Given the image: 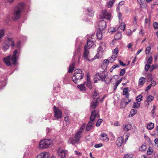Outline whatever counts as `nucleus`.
<instances>
[{"label":"nucleus","mask_w":158,"mask_h":158,"mask_svg":"<svg viewBox=\"0 0 158 158\" xmlns=\"http://www.w3.org/2000/svg\"><path fill=\"white\" fill-rule=\"evenodd\" d=\"M112 78L108 77L107 73L105 71H102L97 73L94 79V82L97 83L99 80L104 81L106 84L110 83Z\"/></svg>","instance_id":"f257e3e1"},{"label":"nucleus","mask_w":158,"mask_h":158,"mask_svg":"<svg viewBox=\"0 0 158 158\" xmlns=\"http://www.w3.org/2000/svg\"><path fill=\"white\" fill-rule=\"evenodd\" d=\"M25 6V4L23 2L19 3L16 6L12 17L13 20H17L19 18L21 15V13L24 10Z\"/></svg>","instance_id":"f03ea898"},{"label":"nucleus","mask_w":158,"mask_h":158,"mask_svg":"<svg viewBox=\"0 0 158 158\" xmlns=\"http://www.w3.org/2000/svg\"><path fill=\"white\" fill-rule=\"evenodd\" d=\"M17 52V49H15L13 52L12 57L10 55H9L4 58L3 61L6 65L11 66L12 64L15 65L18 58L16 55Z\"/></svg>","instance_id":"7ed1b4c3"},{"label":"nucleus","mask_w":158,"mask_h":158,"mask_svg":"<svg viewBox=\"0 0 158 158\" xmlns=\"http://www.w3.org/2000/svg\"><path fill=\"white\" fill-rule=\"evenodd\" d=\"M84 75V74L81 69H77L75 70L74 73L72 77L73 81L75 83H77L81 80L82 79Z\"/></svg>","instance_id":"20e7f679"},{"label":"nucleus","mask_w":158,"mask_h":158,"mask_svg":"<svg viewBox=\"0 0 158 158\" xmlns=\"http://www.w3.org/2000/svg\"><path fill=\"white\" fill-rule=\"evenodd\" d=\"M106 48V45L105 43L101 42L100 43L99 46L97 50V53L95 56L92 59V61L96 59L101 58L102 56V53Z\"/></svg>","instance_id":"39448f33"},{"label":"nucleus","mask_w":158,"mask_h":158,"mask_svg":"<svg viewBox=\"0 0 158 158\" xmlns=\"http://www.w3.org/2000/svg\"><path fill=\"white\" fill-rule=\"evenodd\" d=\"M51 141L49 139H45L41 140L39 143V147L41 148L48 147L50 145Z\"/></svg>","instance_id":"423d86ee"},{"label":"nucleus","mask_w":158,"mask_h":158,"mask_svg":"<svg viewBox=\"0 0 158 158\" xmlns=\"http://www.w3.org/2000/svg\"><path fill=\"white\" fill-rule=\"evenodd\" d=\"M81 137V134L77 132L73 138L69 139V142L72 144L77 143L79 141Z\"/></svg>","instance_id":"0eeeda50"},{"label":"nucleus","mask_w":158,"mask_h":158,"mask_svg":"<svg viewBox=\"0 0 158 158\" xmlns=\"http://www.w3.org/2000/svg\"><path fill=\"white\" fill-rule=\"evenodd\" d=\"M100 17L101 19H105L110 20L111 18V15L110 13L107 12L106 9H104L102 10Z\"/></svg>","instance_id":"6e6552de"},{"label":"nucleus","mask_w":158,"mask_h":158,"mask_svg":"<svg viewBox=\"0 0 158 158\" xmlns=\"http://www.w3.org/2000/svg\"><path fill=\"white\" fill-rule=\"evenodd\" d=\"M54 113V116L57 119L61 118L62 117L61 110L55 106H53Z\"/></svg>","instance_id":"1a4fd4ad"},{"label":"nucleus","mask_w":158,"mask_h":158,"mask_svg":"<svg viewBox=\"0 0 158 158\" xmlns=\"http://www.w3.org/2000/svg\"><path fill=\"white\" fill-rule=\"evenodd\" d=\"M80 49L79 48L77 50L75 51V52L74 54L73 60L74 61L77 59L78 63L80 61L81 53L80 52Z\"/></svg>","instance_id":"9d476101"},{"label":"nucleus","mask_w":158,"mask_h":158,"mask_svg":"<svg viewBox=\"0 0 158 158\" xmlns=\"http://www.w3.org/2000/svg\"><path fill=\"white\" fill-rule=\"evenodd\" d=\"M99 116L98 112L96 110H94L92 111L90 117V120L91 121H94V122L96 118L97 117L98 118L99 117Z\"/></svg>","instance_id":"9b49d317"},{"label":"nucleus","mask_w":158,"mask_h":158,"mask_svg":"<svg viewBox=\"0 0 158 158\" xmlns=\"http://www.w3.org/2000/svg\"><path fill=\"white\" fill-rule=\"evenodd\" d=\"M83 56L84 59L86 60L89 61H93L92 60V59L91 60L89 59V51L88 49H87V48L85 45V46L84 47V52L83 54Z\"/></svg>","instance_id":"f8f14e48"},{"label":"nucleus","mask_w":158,"mask_h":158,"mask_svg":"<svg viewBox=\"0 0 158 158\" xmlns=\"http://www.w3.org/2000/svg\"><path fill=\"white\" fill-rule=\"evenodd\" d=\"M98 29L100 31H103L106 29V22L103 20H101L98 23Z\"/></svg>","instance_id":"ddd939ff"},{"label":"nucleus","mask_w":158,"mask_h":158,"mask_svg":"<svg viewBox=\"0 0 158 158\" xmlns=\"http://www.w3.org/2000/svg\"><path fill=\"white\" fill-rule=\"evenodd\" d=\"M67 151L60 149L57 151V153L61 158H65Z\"/></svg>","instance_id":"4468645a"},{"label":"nucleus","mask_w":158,"mask_h":158,"mask_svg":"<svg viewBox=\"0 0 158 158\" xmlns=\"http://www.w3.org/2000/svg\"><path fill=\"white\" fill-rule=\"evenodd\" d=\"M123 137L120 136L118 137L116 141V143L118 147H120L124 143L123 141Z\"/></svg>","instance_id":"2eb2a0df"},{"label":"nucleus","mask_w":158,"mask_h":158,"mask_svg":"<svg viewBox=\"0 0 158 158\" xmlns=\"http://www.w3.org/2000/svg\"><path fill=\"white\" fill-rule=\"evenodd\" d=\"M94 121H91L90 120L89 122L86 127V130L87 131H89L92 129L94 127Z\"/></svg>","instance_id":"dca6fc26"},{"label":"nucleus","mask_w":158,"mask_h":158,"mask_svg":"<svg viewBox=\"0 0 158 158\" xmlns=\"http://www.w3.org/2000/svg\"><path fill=\"white\" fill-rule=\"evenodd\" d=\"M86 85L87 87L90 89H91L92 88L90 76L89 74H87V81Z\"/></svg>","instance_id":"f3484780"},{"label":"nucleus","mask_w":158,"mask_h":158,"mask_svg":"<svg viewBox=\"0 0 158 158\" xmlns=\"http://www.w3.org/2000/svg\"><path fill=\"white\" fill-rule=\"evenodd\" d=\"M49 155L48 152H42L38 155L37 157V158H48Z\"/></svg>","instance_id":"a211bd4d"},{"label":"nucleus","mask_w":158,"mask_h":158,"mask_svg":"<svg viewBox=\"0 0 158 158\" xmlns=\"http://www.w3.org/2000/svg\"><path fill=\"white\" fill-rule=\"evenodd\" d=\"M98 104V101L97 99L95 100H93L91 102L90 104V108L95 109L96 107L97 106Z\"/></svg>","instance_id":"6ab92c4d"},{"label":"nucleus","mask_w":158,"mask_h":158,"mask_svg":"<svg viewBox=\"0 0 158 158\" xmlns=\"http://www.w3.org/2000/svg\"><path fill=\"white\" fill-rule=\"evenodd\" d=\"M9 45L10 44H8V41H5L2 45L3 50L4 51H6L9 48Z\"/></svg>","instance_id":"aec40b11"},{"label":"nucleus","mask_w":158,"mask_h":158,"mask_svg":"<svg viewBox=\"0 0 158 158\" xmlns=\"http://www.w3.org/2000/svg\"><path fill=\"white\" fill-rule=\"evenodd\" d=\"M100 139L105 141H107L109 140V138L107 137V136L105 133H103L101 134L100 135Z\"/></svg>","instance_id":"412c9836"},{"label":"nucleus","mask_w":158,"mask_h":158,"mask_svg":"<svg viewBox=\"0 0 158 158\" xmlns=\"http://www.w3.org/2000/svg\"><path fill=\"white\" fill-rule=\"evenodd\" d=\"M128 89L127 87L125 88L123 91V95H125L127 99L129 98V94L128 92Z\"/></svg>","instance_id":"4be33fe9"},{"label":"nucleus","mask_w":158,"mask_h":158,"mask_svg":"<svg viewBox=\"0 0 158 158\" xmlns=\"http://www.w3.org/2000/svg\"><path fill=\"white\" fill-rule=\"evenodd\" d=\"M85 82H84L83 84L78 85H77V87L80 89L81 91H86V89L85 86Z\"/></svg>","instance_id":"5701e85b"},{"label":"nucleus","mask_w":158,"mask_h":158,"mask_svg":"<svg viewBox=\"0 0 158 158\" xmlns=\"http://www.w3.org/2000/svg\"><path fill=\"white\" fill-rule=\"evenodd\" d=\"M132 128V126L130 124H128L124 126L123 130L124 131H127L130 130Z\"/></svg>","instance_id":"b1692460"},{"label":"nucleus","mask_w":158,"mask_h":158,"mask_svg":"<svg viewBox=\"0 0 158 158\" xmlns=\"http://www.w3.org/2000/svg\"><path fill=\"white\" fill-rule=\"evenodd\" d=\"M93 44L94 43L93 41L88 40L87 41V44L86 45H85L86 46L87 49H88L91 48Z\"/></svg>","instance_id":"393cba45"},{"label":"nucleus","mask_w":158,"mask_h":158,"mask_svg":"<svg viewBox=\"0 0 158 158\" xmlns=\"http://www.w3.org/2000/svg\"><path fill=\"white\" fill-rule=\"evenodd\" d=\"M154 127V124L152 123H149L147 124V127L149 130L152 129Z\"/></svg>","instance_id":"a878e982"},{"label":"nucleus","mask_w":158,"mask_h":158,"mask_svg":"<svg viewBox=\"0 0 158 158\" xmlns=\"http://www.w3.org/2000/svg\"><path fill=\"white\" fill-rule=\"evenodd\" d=\"M137 113V110H136L132 109L131 110L129 116L130 117H132L135 114H136Z\"/></svg>","instance_id":"bb28decb"},{"label":"nucleus","mask_w":158,"mask_h":158,"mask_svg":"<svg viewBox=\"0 0 158 158\" xmlns=\"http://www.w3.org/2000/svg\"><path fill=\"white\" fill-rule=\"evenodd\" d=\"M8 40L9 44H10L12 47H15V44L12 38H8Z\"/></svg>","instance_id":"cd10ccee"},{"label":"nucleus","mask_w":158,"mask_h":158,"mask_svg":"<svg viewBox=\"0 0 158 158\" xmlns=\"http://www.w3.org/2000/svg\"><path fill=\"white\" fill-rule=\"evenodd\" d=\"M75 66V63H73L71 65H70L69 69L68 70V72L69 73H71L73 71L74 68Z\"/></svg>","instance_id":"c85d7f7f"},{"label":"nucleus","mask_w":158,"mask_h":158,"mask_svg":"<svg viewBox=\"0 0 158 158\" xmlns=\"http://www.w3.org/2000/svg\"><path fill=\"white\" fill-rule=\"evenodd\" d=\"M145 78L143 77L140 78L139 81V84L141 85H143L145 82Z\"/></svg>","instance_id":"c756f323"},{"label":"nucleus","mask_w":158,"mask_h":158,"mask_svg":"<svg viewBox=\"0 0 158 158\" xmlns=\"http://www.w3.org/2000/svg\"><path fill=\"white\" fill-rule=\"evenodd\" d=\"M102 31L99 30V31H98L97 33V38L99 40L101 39L102 37Z\"/></svg>","instance_id":"7c9ffc66"},{"label":"nucleus","mask_w":158,"mask_h":158,"mask_svg":"<svg viewBox=\"0 0 158 158\" xmlns=\"http://www.w3.org/2000/svg\"><path fill=\"white\" fill-rule=\"evenodd\" d=\"M98 95V93L97 91L96 90H95L94 92V93L93 95V98L94 100H95L96 99H97V100H98V97H97Z\"/></svg>","instance_id":"2f4dec72"},{"label":"nucleus","mask_w":158,"mask_h":158,"mask_svg":"<svg viewBox=\"0 0 158 158\" xmlns=\"http://www.w3.org/2000/svg\"><path fill=\"white\" fill-rule=\"evenodd\" d=\"M146 146L145 145H142L139 148V150L141 151H145L146 149Z\"/></svg>","instance_id":"473e14b6"},{"label":"nucleus","mask_w":158,"mask_h":158,"mask_svg":"<svg viewBox=\"0 0 158 158\" xmlns=\"http://www.w3.org/2000/svg\"><path fill=\"white\" fill-rule=\"evenodd\" d=\"M153 151V149L152 148L149 147L147 151V154L148 155H150L152 154Z\"/></svg>","instance_id":"72a5a7b5"},{"label":"nucleus","mask_w":158,"mask_h":158,"mask_svg":"<svg viewBox=\"0 0 158 158\" xmlns=\"http://www.w3.org/2000/svg\"><path fill=\"white\" fill-rule=\"evenodd\" d=\"M117 56L116 55H112L111 58L110 59L109 62L110 63L113 62L115 60Z\"/></svg>","instance_id":"f704fd0d"},{"label":"nucleus","mask_w":158,"mask_h":158,"mask_svg":"<svg viewBox=\"0 0 158 158\" xmlns=\"http://www.w3.org/2000/svg\"><path fill=\"white\" fill-rule=\"evenodd\" d=\"M125 27L126 25L125 23H122L119 26L120 28L123 31L125 30Z\"/></svg>","instance_id":"c9c22d12"},{"label":"nucleus","mask_w":158,"mask_h":158,"mask_svg":"<svg viewBox=\"0 0 158 158\" xmlns=\"http://www.w3.org/2000/svg\"><path fill=\"white\" fill-rule=\"evenodd\" d=\"M114 1L110 0L107 4V6L109 8H111L113 5L114 3Z\"/></svg>","instance_id":"e433bc0d"},{"label":"nucleus","mask_w":158,"mask_h":158,"mask_svg":"<svg viewBox=\"0 0 158 158\" xmlns=\"http://www.w3.org/2000/svg\"><path fill=\"white\" fill-rule=\"evenodd\" d=\"M4 35V32L3 30L1 29L0 30V42L2 37Z\"/></svg>","instance_id":"4c0bfd02"},{"label":"nucleus","mask_w":158,"mask_h":158,"mask_svg":"<svg viewBox=\"0 0 158 158\" xmlns=\"http://www.w3.org/2000/svg\"><path fill=\"white\" fill-rule=\"evenodd\" d=\"M154 97L152 96H148L146 100L147 102H151L153 100Z\"/></svg>","instance_id":"58836bf2"},{"label":"nucleus","mask_w":158,"mask_h":158,"mask_svg":"<svg viewBox=\"0 0 158 158\" xmlns=\"http://www.w3.org/2000/svg\"><path fill=\"white\" fill-rule=\"evenodd\" d=\"M121 35L120 33H118L115 35V38L117 40H119L121 38Z\"/></svg>","instance_id":"ea45409f"},{"label":"nucleus","mask_w":158,"mask_h":158,"mask_svg":"<svg viewBox=\"0 0 158 158\" xmlns=\"http://www.w3.org/2000/svg\"><path fill=\"white\" fill-rule=\"evenodd\" d=\"M133 155L132 154H127L124 155V158H132Z\"/></svg>","instance_id":"a19ab883"},{"label":"nucleus","mask_w":158,"mask_h":158,"mask_svg":"<svg viewBox=\"0 0 158 158\" xmlns=\"http://www.w3.org/2000/svg\"><path fill=\"white\" fill-rule=\"evenodd\" d=\"M102 122V119H99L97 121L96 126L97 127L99 126Z\"/></svg>","instance_id":"79ce46f5"},{"label":"nucleus","mask_w":158,"mask_h":158,"mask_svg":"<svg viewBox=\"0 0 158 158\" xmlns=\"http://www.w3.org/2000/svg\"><path fill=\"white\" fill-rule=\"evenodd\" d=\"M85 127V124H83L81 127L80 130L77 132L81 134L82 131L83 130Z\"/></svg>","instance_id":"37998d69"},{"label":"nucleus","mask_w":158,"mask_h":158,"mask_svg":"<svg viewBox=\"0 0 158 158\" xmlns=\"http://www.w3.org/2000/svg\"><path fill=\"white\" fill-rule=\"evenodd\" d=\"M140 104L138 102L134 103L133 105V107L134 108H138L139 107Z\"/></svg>","instance_id":"c03bdc74"},{"label":"nucleus","mask_w":158,"mask_h":158,"mask_svg":"<svg viewBox=\"0 0 158 158\" xmlns=\"http://www.w3.org/2000/svg\"><path fill=\"white\" fill-rule=\"evenodd\" d=\"M151 49V48L150 46H148L147 47L145 50V53L146 54H148L150 53Z\"/></svg>","instance_id":"a18cd8bd"},{"label":"nucleus","mask_w":158,"mask_h":158,"mask_svg":"<svg viewBox=\"0 0 158 158\" xmlns=\"http://www.w3.org/2000/svg\"><path fill=\"white\" fill-rule=\"evenodd\" d=\"M142 96L141 95H139L136 98V100L138 102H140L142 100Z\"/></svg>","instance_id":"49530a36"},{"label":"nucleus","mask_w":158,"mask_h":158,"mask_svg":"<svg viewBox=\"0 0 158 158\" xmlns=\"http://www.w3.org/2000/svg\"><path fill=\"white\" fill-rule=\"evenodd\" d=\"M15 46L18 48H20L21 47V42L20 41H18L16 44H15Z\"/></svg>","instance_id":"de8ad7c7"},{"label":"nucleus","mask_w":158,"mask_h":158,"mask_svg":"<svg viewBox=\"0 0 158 158\" xmlns=\"http://www.w3.org/2000/svg\"><path fill=\"white\" fill-rule=\"evenodd\" d=\"M152 57L151 56H150L149 57V58L148 60L147 63H148V64H151L152 62Z\"/></svg>","instance_id":"09e8293b"},{"label":"nucleus","mask_w":158,"mask_h":158,"mask_svg":"<svg viewBox=\"0 0 158 158\" xmlns=\"http://www.w3.org/2000/svg\"><path fill=\"white\" fill-rule=\"evenodd\" d=\"M109 62V61L108 59L105 60H103L102 64L103 65H104L106 66L108 65Z\"/></svg>","instance_id":"8fccbe9b"},{"label":"nucleus","mask_w":158,"mask_h":158,"mask_svg":"<svg viewBox=\"0 0 158 158\" xmlns=\"http://www.w3.org/2000/svg\"><path fill=\"white\" fill-rule=\"evenodd\" d=\"M125 72V69H122L120 72L119 74L120 76H123Z\"/></svg>","instance_id":"3c124183"},{"label":"nucleus","mask_w":158,"mask_h":158,"mask_svg":"<svg viewBox=\"0 0 158 158\" xmlns=\"http://www.w3.org/2000/svg\"><path fill=\"white\" fill-rule=\"evenodd\" d=\"M64 120L67 123H69L70 122V119L68 117H65Z\"/></svg>","instance_id":"603ef678"},{"label":"nucleus","mask_w":158,"mask_h":158,"mask_svg":"<svg viewBox=\"0 0 158 158\" xmlns=\"http://www.w3.org/2000/svg\"><path fill=\"white\" fill-rule=\"evenodd\" d=\"M87 11L89 13H91V14H89V15H91L92 16V15H93L94 12L91 9L88 8Z\"/></svg>","instance_id":"864d4df0"},{"label":"nucleus","mask_w":158,"mask_h":158,"mask_svg":"<svg viewBox=\"0 0 158 158\" xmlns=\"http://www.w3.org/2000/svg\"><path fill=\"white\" fill-rule=\"evenodd\" d=\"M153 26L155 29H157L158 28V23L156 22H154L153 23Z\"/></svg>","instance_id":"5fc2aeb1"},{"label":"nucleus","mask_w":158,"mask_h":158,"mask_svg":"<svg viewBox=\"0 0 158 158\" xmlns=\"http://www.w3.org/2000/svg\"><path fill=\"white\" fill-rule=\"evenodd\" d=\"M118 52V50L117 48H116L113 51V53L116 55L117 54Z\"/></svg>","instance_id":"6e6d98bb"},{"label":"nucleus","mask_w":158,"mask_h":158,"mask_svg":"<svg viewBox=\"0 0 158 158\" xmlns=\"http://www.w3.org/2000/svg\"><path fill=\"white\" fill-rule=\"evenodd\" d=\"M150 67V64H146L145 65V70L146 71H147L148 70Z\"/></svg>","instance_id":"4d7b16f0"},{"label":"nucleus","mask_w":158,"mask_h":158,"mask_svg":"<svg viewBox=\"0 0 158 158\" xmlns=\"http://www.w3.org/2000/svg\"><path fill=\"white\" fill-rule=\"evenodd\" d=\"M102 146H103V145H102V143H100L98 144H95L94 145V147L95 148H99V147H102Z\"/></svg>","instance_id":"13d9d810"},{"label":"nucleus","mask_w":158,"mask_h":158,"mask_svg":"<svg viewBox=\"0 0 158 158\" xmlns=\"http://www.w3.org/2000/svg\"><path fill=\"white\" fill-rule=\"evenodd\" d=\"M109 31L111 33H113L116 31L115 28H113L110 29Z\"/></svg>","instance_id":"bf43d9fd"},{"label":"nucleus","mask_w":158,"mask_h":158,"mask_svg":"<svg viewBox=\"0 0 158 158\" xmlns=\"http://www.w3.org/2000/svg\"><path fill=\"white\" fill-rule=\"evenodd\" d=\"M157 66L156 65H152L151 68L152 69H151V71H152L154 69L157 68Z\"/></svg>","instance_id":"052dcab7"},{"label":"nucleus","mask_w":158,"mask_h":158,"mask_svg":"<svg viewBox=\"0 0 158 158\" xmlns=\"http://www.w3.org/2000/svg\"><path fill=\"white\" fill-rule=\"evenodd\" d=\"M119 64L121 66H124L126 65V64H125L123 63V62L121 60H119Z\"/></svg>","instance_id":"680f3d73"},{"label":"nucleus","mask_w":158,"mask_h":158,"mask_svg":"<svg viewBox=\"0 0 158 158\" xmlns=\"http://www.w3.org/2000/svg\"><path fill=\"white\" fill-rule=\"evenodd\" d=\"M150 85H151L152 86L154 87L156 85V83L154 81H152Z\"/></svg>","instance_id":"e2e57ef3"},{"label":"nucleus","mask_w":158,"mask_h":158,"mask_svg":"<svg viewBox=\"0 0 158 158\" xmlns=\"http://www.w3.org/2000/svg\"><path fill=\"white\" fill-rule=\"evenodd\" d=\"M119 67V65L118 64H116V65H114L112 66V68L113 69H115L116 68H118Z\"/></svg>","instance_id":"0e129e2a"},{"label":"nucleus","mask_w":158,"mask_h":158,"mask_svg":"<svg viewBox=\"0 0 158 158\" xmlns=\"http://www.w3.org/2000/svg\"><path fill=\"white\" fill-rule=\"evenodd\" d=\"M140 5L141 6H142L143 7H145L146 6V4L145 3V2H143V3H142V4H140Z\"/></svg>","instance_id":"69168bd1"},{"label":"nucleus","mask_w":158,"mask_h":158,"mask_svg":"<svg viewBox=\"0 0 158 158\" xmlns=\"http://www.w3.org/2000/svg\"><path fill=\"white\" fill-rule=\"evenodd\" d=\"M114 125L116 126H120V124L119 123L118 121H116L114 123Z\"/></svg>","instance_id":"338daca9"},{"label":"nucleus","mask_w":158,"mask_h":158,"mask_svg":"<svg viewBox=\"0 0 158 158\" xmlns=\"http://www.w3.org/2000/svg\"><path fill=\"white\" fill-rule=\"evenodd\" d=\"M74 152L76 155H78L79 156L81 155L82 154L81 152H78L77 151H75Z\"/></svg>","instance_id":"774afa93"}]
</instances>
